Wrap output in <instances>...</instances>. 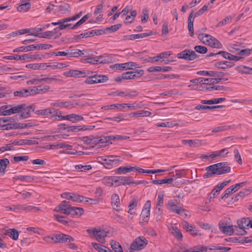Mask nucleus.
Listing matches in <instances>:
<instances>
[{"mask_svg":"<svg viewBox=\"0 0 252 252\" xmlns=\"http://www.w3.org/2000/svg\"><path fill=\"white\" fill-rule=\"evenodd\" d=\"M173 178H168V179L164 178L163 179H161V180H154L152 181V183L155 185H158V184L161 185V184H166V183L171 184L172 182H173Z\"/></svg>","mask_w":252,"mask_h":252,"instance_id":"40","label":"nucleus"},{"mask_svg":"<svg viewBox=\"0 0 252 252\" xmlns=\"http://www.w3.org/2000/svg\"><path fill=\"white\" fill-rule=\"evenodd\" d=\"M4 109L3 111V116L10 115L13 113V109L12 108V105H3Z\"/></svg>","mask_w":252,"mask_h":252,"instance_id":"44","label":"nucleus"},{"mask_svg":"<svg viewBox=\"0 0 252 252\" xmlns=\"http://www.w3.org/2000/svg\"><path fill=\"white\" fill-rule=\"evenodd\" d=\"M231 180L228 181H225L219 184L216 186L212 191V193L214 194V195H218L220 191L226 186L229 183H230Z\"/></svg>","mask_w":252,"mask_h":252,"instance_id":"20","label":"nucleus"},{"mask_svg":"<svg viewBox=\"0 0 252 252\" xmlns=\"http://www.w3.org/2000/svg\"><path fill=\"white\" fill-rule=\"evenodd\" d=\"M108 143H112V141L120 140L123 139H126L129 138L128 136L126 135H115V136H109L107 135Z\"/></svg>","mask_w":252,"mask_h":252,"instance_id":"36","label":"nucleus"},{"mask_svg":"<svg viewBox=\"0 0 252 252\" xmlns=\"http://www.w3.org/2000/svg\"><path fill=\"white\" fill-rule=\"evenodd\" d=\"M231 167L228 166L227 162L216 163L206 168L207 172L203 175V177L206 179L213 177L215 175L224 174L229 173Z\"/></svg>","mask_w":252,"mask_h":252,"instance_id":"1","label":"nucleus"},{"mask_svg":"<svg viewBox=\"0 0 252 252\" xmlns=\"http://www.w3.org/2000/svg\"><path fill=\"white\" fill-rule=\"evenodd\" d=\"M152 113L147 110H142L137 112H135L130 114V115H132V116H135L136 117H148L150 116Z\"/></svg>","mask_w":252,"mask_h":252,"instance_id":"31","label":"nucleus"},{"mask_svg":"<svg viewBox=\"0 0 252 252\" xmlns=\"http://www.w3.org/2000/svg\"><path fill=\"white\" fill-rule=\"evenodd\" d=\"M38 94H44L49 91L50 87L49 86H37Z\"/></svg>","mask_w":252,"mask_h":252,"instance_id":"64","label":"nucleus"},{"mask_svg":"<svg viewBox=\"0 0 252 252\" xmlns=\"http://www.w3.org/2000/svg\"><path fill=\"white\" fill-rule=\"evenodd\" d=\"M87 232L92 237H94L99 242L102 244L105 243L104 238L107 236V232L105 230L94 228L93 229H88Z\"/></svg>","mask_w":252,"mask_h":252,"instance_id":"3","label":"nucleus"},{"mask_svg":"<svg viewBox=\"0 0 252 252\" xmlns=\"http://www.w3.org/2000/svg\"><path fill=\"white\" fill-rule=\"evenodd\" d=\"M56 243H65L74 241V239L71 236L62 233L56 234Z\"/></svg>","mask_w":252,"mask_h":252,"instance_id":"13","label":"nucleus"},{"mask_svg":"<svg viewBox=\"0 0 252 252\" xmlns=\"http://www.w3.org/2000/svg\"><path fill=\"white\" fill-rule=\"evenodd\" d=\"M225 100L224 97L216 98L211 100H202L201 103L204 104H214L219 103Z\"/></svg>","mask_w":252,"mask_h":252,"instance_id":"28","label":"nucleus"},{"mask_svg":"<svg viewBox=\"0 0 252 252\" xmlns=\"http://www.w3.org/2000/svg\"><path fill=\"white\" fill-rule=\"evenodd\" d=\"M172 235L178 240L182 241L183 235L180 230L177 227H172Z\"/></svg>","mask_w":252,"mask_h":252,"instance_id":"37","label":"nucleus"},{"mask_svg":"<svg viewBox=\"0 0 252 252\" xmlns=\"http://www.w3.org/2000/svg\"><path fill=\"white\" fill-rule=\"evenodd\" d=\"M88 60H93L94 63H112L114 61V58L112 56L110 55L107 56H100L98 57L91 58L88 59Z\"/></svg>","mask_w":252,"mask_h":252,"instance_id":"12","label":"nucleus"},{"mask_svg":"<svg viewBox=\"0 0 252 252\" xmlns=\"http://www.w3.org/2000/svg\"><path fill=\"white\" fill-rule=\"evenodd\" d=\"M94 141L97 142L98 144H101L103 146H105L109 144L107 135L98 137L96 138Z\"/></svg>","mask_w":252,"mask_h":252,"instance_id":"38","label":"nucleus"},{"mask_svg":"<svg viewBox=\"0 0 252 252\" xmlns=\"http://www.w3.org/2000/svg\"><path fill=\"white\" fill-rule=\"evenodd\" d=\"M193 11L190 12L188 17V29L189 32V35L192 36L194 35V30H193Z\"/></svg>","mask_w":252,"mask_h":252,"instance_id":"21","label":"nucleus"},{"mask_svg":"<svg viewBox=\"0 0 252 252\" xmlns=\"http://www.w3.org/2000/svg\"><path fill=\"white\" fill-rule=\"evenodd\" d=\"M67 53L69 57H78L83 54L82 51L78 49L68 50Z\"/></svg>","mask_w":252,"mask_h":252,"instance_id":"32","label":"nucleus"},{"mask_svg":"<svg viewBox=\"0 0 252 252\" xmlns=\"http://www.w3.org/2000/svg\"><path fill=\"white\" fill-rule=\"evenodd\" d=\"M55 115L52 117L55 120L58 121L67 120L66 116H63V112L60 111L56 110L54 111Z\"/></svg>","mask_w":252,"mask_h":252,"instance_id":"41","label":"nucleus"},{"mask_svg":"<svg viewBox=\"0 0 252 252\" xmlns=\"http://www.w3.org/2000/svg\"><path fill=\"white\" fill-rule=\"evenodd\" d=\"M85 197L75 193H72L71 200L75 202H81L84 201Z\"/></svg>","mask_w":252,"mask_h":252,"instance_id":"61","label":"nucleus"},{"mask_svg":"<svg viewBox=\"0 0 252 252\" xmlns=\"http://www.w3.org/2000/svg\"><path fill=\"white\" fill-rule=\"evenodd\" d=\"M234 65V64L231 62L224 61L219 62L215 63V66L219 68L225 69L227 68H230Z\"/></svg>","mask_w":252,"mask_h":252,"instance_id":"22","label":"nucleus"},{"mask_svg":"<svg viewBox=\"0 0 252 252\" xmlns=\"http://www.w3.org/2000/svg\"><path fill=\"white\" fill-rule=\"evenodd\" d=\"M163 197L164 194L162 192H160L158 197L156 208L158 209V212L159 215L162 213V210L160 209V207L163 204Z\"/></svg>","mask_w":252,"mask_h":252,"instance_id":"27","label":"nucleus"},{"mask_svg":"<svg viewBox=\"0 0 252 252\" xmlns=\"http://www.w3.org/2000/svg\"><path fill=\"white\" fill-rule=\"evenodd\" d=\"M76 170H81V171H86L91 169L92 167L91 165H83L82 164H78L75 166Z\"/></svg>","mask_w":252,"mask_h":252,"instance_id":"62","label":"nucleus"},{"mask_svg":"<svg viewBox=\"0 0 252 252\" xmlns=\"http://www.w3.org/2000/svg\"><path fill=\"white\" fill-rule=\"evenodd\" d=\"M9 164V160L7 158L0 159V173L2 172L4 174L7 166Z\"/></svg>","mask_w":252,"mask_h":252,"instance_id":"35","label":"nucleus"},{"mask_svg":"<svg viewBox=\"0 0 252 252\" xmlns=\"http://www.w3.org/2000/svg\"><path fill=\"white\" fill-rule=\"evenodd\" d=\"M13 210L14 211L19 210H25L27 212H37L40 211V209L38 207L29 205L26 206L24 205H19L17 206H14Z\"/></svg>","mask_w":252,"mask_h":252,"instance_id":"15","label":"nucleus"},{"mask_svg":"<svg viewBox=\"0 0 252 252\" xmlns=\"http://www.w3.org/2000/svg\"><path fill=\"white\" fill-rule=\"evenodd\" d=\"M14 94L16 96L27 97L28 96V92L27 89H22L19 91H15Z\"/></svg>","mask_w":252,"mask_h":252,"instance_id":"49","label":"nucleus"},{"mask_svg":"<svg viewBox=\"0 0 252 252\" xmlns=\"http://www.w3.org/2000/svg\"><path fill=\"white\" fill-rule=\"evenodd\" d=\"M220 82V79L219 78H206L204 80V84H214L219 83Z\"/></svg>","mask_w":252,"mask_h":252,"instance_id":"51","label":"nucleus"},{"mask_svg":"<svg viewBox=\"0 0 252 252\" xmlns=\"http://www.w3.org/2000/svg\"><path fill=\"white\" fill-rule=\"evenodd\" d=\"M13 179L15 180H21L22 181H25L28 183L32 182L34 178L33 177L31 176H15L13 177Z\"/></svg>","mask_w":252,"mask_h":252,"instance_id":"34","label":"nucleus"},{"mask_svg":"<svg viewBox=\"0 0 252 252\" xmlns=\"http://www.w3.org/2000/svg\"><path fill=\"white\" fill-rule=\"evenodd\" d=\"M148 240L143 236L136 238L130 244L129 249L139 251L143 249L148 244Z\"/></svg>","mask_w":252,"mask_h":252,"instance_id":"4","label":"nucleus"},{"mask_svg":"<svg viewBox=\"0 0 252 252\" xmlns=\"http://www.w3.org/2000/svg\"><path fill=\"white\" fill-rule=\"evenodd\" d=\"M120 198L116 193H114L111 196V205L113 209L117 211H119L120 209Z\"/></svg>","mask_w":252,"mask_h":252,"instance_id":"18","label":"nucleus"},{"mask_svg":"<svg viewBox=\"0 0 252 252\" xmlns=\"http://www.w3.org/2000/svg\"><path fill=\"white\" fill-rule=\"evenodd\" d=\"M5 59L8 60H25L28 59L36 60L40 58L39 55H32L30 54H26L23 55H16L15 56H10L5 57Z\"/></svg>","mask_w":252,"mask_h":252,"instance_id":"11","label":"nucleus"},{"mask_svg":"<svg viewBox=\"0 0 252 252\" xmlns=\"http://www.w3.org/2000/svg\"><path fill=\"white\" fill-rule=\"evenodd\" d=\"M105 161H106V168L110 169L112 166H117L122 160L119 156L111 155L106 156Z\"/></svg>","mask_w":252,"mask_h":252,"instance_id":"10","label":"nucleus"},{"mask_svg":"<svg viewBox=\"0 0 252 252\" xmlns=\"http://www.w3.org/2000/svg\"><path fill=\"white\" fill-rule=\"evenodd\" d=\"M35 108V105L32 104L27 106L25 104V106L21 109V112L20 114H17L15 115V117L17 119H26L29 117L32 112L34 111Z\"/></svg>","mask_w":252,"mask_h":252,"instance_id":"7","label":"nucleus"},{"mask_svg":"<svg viewBox=\"0 0 252 252\" xmlns=\"http://www.w3.org/2000/svg\"><path fill=\"white\" fill-rule=\"evenodd\" d=\"M194 49L195 52L200 54H205L207 53L208 51L207 48L206 47L201 45L195 46Z\"/></svg>","mask_w":252,"mask_h":252,"instance_id":"57","label":"nucleus"},{"mask_svg":"<svg viewBox=\"0 0 252 252\" xmlns=\"http://www.w3.org/2000/svg\"><path fill=\"white\" fill-rule=\"evenodd\" d=\"M76 207H70L68 208L67 209V211H66V210H64V214L67 215H71L72 217L76 216Z\"/></svg>","mask_w":252,"mask_h":252,"instance_id":"58","label":"nucleus"},{"mask_svg":"<svg viewBox=\"0 0 252 252\" xmlns=\"http://www.w3.org/2000/svg\"><path fill=\"white\" fill-rule=\"evenodd\" d=\"M151 205V201L150 200L147 201L142 210L140 215L142 220L140 221V223L142 224L143 225L147 223L149 220Z\"/></svg>","mask_w":252,"mask_h":252,"instance_id":"5","label":"nucleus"},{"mask_svg":"<svg viewBox=\"0 0 252 252\" xmlns=\"http://www.w3.org/2000/svg\"><path fill=\"white\" fill-rule=\"evenodd\" d=\"M37 47H35L34 45H31L26 47H20L14 50V52H26L30 51H33L36 50Z\"/></svg>","mask_w":252,"mask_h":252,"instance_id":"30","label":"nucleus"},{"mask_svg":"<svg viewBox=\"0 0 252 252\" xmlns=\"http://www.w3.org/2000/svg\"><path fill=\"white\" fill-rule=\"evenodd\" d=\"M205 89L206 91H212L213 90H216L218 91H224L225 90V87L222 86H215L213 85L211 87H203L201 89H199L201 91H203Z\"/></svg>","mask_w":252,"mask_h":252,"instance_id":"46","label":"nucleus"},{"mask_svg":"<svg viewBox=\"0 0 252 252\" xmlns=\"http://www.w3.org/2000/svg\"><path fill=\"white\" fill-rule=\"evenodd\" d=\"M115 176H110V177H104L102 179V182L108 187L115 186V179L114 178Z\"/></svg>","mask_w":252,"mask_h":252,"instance_id":"26","label":"nucleus"},{"mask_svg":"<svg viewBox=\"0 0 252 252\" xmlns=\"http://www.w3.org/2000/svg\"><path fill=\"white\" fill-rule=\"evenodd\" d=\"M234 192H235V190H234V188H233V186H232L230 187L227 188L224 191L221 198L222 199L224 198H227L229 194Z\"/></svg>","mask_w":252,"mask_h":252,"instance_id":"50","label":"nucleus"},{"mask_svg":"<svg viewBox=\"0 0 252 252\" xmlns=\"http://www.w3.org/2000/svg\"><path fill=\"white\" fill-rule=\"evenodd\" d=\"M7 235L14 240H17L19 237L18 231L14 228H10L8 230Z\"/></svg>","mask_w":252,"mask_h":252,"instance_id":"39","label":"nucleus"},{"mask_svg":"<svg viewBox=\"0 0 252 252\" xmlns=\"http://www.w3.org/2000/svg\"><path fill=\"white\" fill-rule=\"evenodd\" d=\"M108 80V77L104 75L95 74L88 77L85 83L88 84H93L106 82Z\"/></svg>","mask_w":252,"mask_h":252,"instance_id":"6","label":"nucleus"},{"mask_svg":"<svg viewBox=\"0 0 252 252\" xmlns=\"http://www.w3.org/2000/svg\"><path fill=\"white\" fill-rule=\"evenodd\" d=\"M35 113L38 115L47 116L49 114H51L52 113V111L50 108H47L45 109L37 110L35 112Z\"/></svg>","mask_w":252,"mask_h":252,"instance_id":"48","label":"nucleus"},{"mask_svg":"<svg viewBox=\"0 0 252 252\" xmlns=\"http://www.w3.org/2000/svg\"><path fill=\"white\" fill-rule=\"evenodd\" d=\"M137 202L135 198H133L131 200V201L130 202L128 208L129 210L128 212L130 213V214H132L133 212H132V210L136 207L137 206Z\"/></svg>","mask_w":252,"mask_h":252,"instance_id":"60","label":"nucleus"},{"mask_svg":"<svg viewBox=\"0 0 252 252\" xmlns=\"http://www.w3.org/2000/svg\"><path fill=\"white\" fill-rule=\"evenodd\" d=\"M167 207L169 210L173 212L176 213L181 216L184 215L187 216V214L185 213L186 210L178 205V204L173 200H170L168 202Z\"/></svg>","mask_w":252,"mask_h":252,"instance_id":"9","label":"nucleus"},{"mask_svg":"<svg viewBox=\"0 0 252 252\" xmlns=\"http://www.w3.org/2000/svg\"><path fill=\"white\" fill-rule=\"evenodd\" d=\"M66 129L68 132H78L81 130H86L90 129V128L87 127H63V129ZM93 128H90L92 129Z\"/></svg>","mask_w":252,"mask_h":252,"instance_id":"42","label":"nucleus"},{"mask_svg":"<svg viewBox=\"0 0 252 252\" xmlns=\"http://www.w3.org/2000/svg\"><path fill=\"white\" fill-rule=\"evenodd\" d=\"M134 170L132 167L121 166L115 170V172L118 174H126Z\"/></svg>","mask_w":252,"mask_h":252,"instance_id":"24","label":"nucleus"},{"mask_svg":"<svg viewBox=\"0 0 252 252\" xmlns=\"http://www.w3.org/2000/svg\"><path fill=\"white\" fill-rule=\"evenodd\" d=\"M92 245L98 252H106L107 248V247L104 246L94 242L92 243Z\"/></svg>","mask_w":252,"mask_h":252,"instance_id":"43","label":"nucleus"},{"mask_svg":"<svg viewBox=\"0 0 252 252\" xmlns=\"http://www.w3.org/2000/svg\"><path fill=\"white\" fill-rule=\"evenodd\" d=\"M26 67L33 69H44L46 68V63H30L26 65Z\"/></svg>","mask_w":252,"mask_h":252,"instance_id":"29","label":"nucleus"},{"mask_svg":"<svg viewBox=\"0 0 252 252\" xmlns=\"http://www.w3.org/2000/svg\"><path fill=\"white\" fill-rule=\"evenodd\" d=\"M31 4L29 2H26L21 4L18 8V10L20 12H26L30 9Z\"/></svg>","mask_w":252,"mask_h":252,"instance_id":"52","label":"nucleus"},{"mask_svg":"<svg viewBox=\"0 0 252 252\" xmlns=\"http://www.w3.org/2000/svg\"><path fill=\"white\" fill-rule=\"evenodd\" d=\"M115 187H118L121 185H130V176H115Z\"/></svg>","mask_w":252,"mask_h":252,"instance_id":"14","label":"nucleus"},{"mask_svg":"<svg viewBox=\"0 0 252 252\" xmlns=\"http://www.w3.org/2000/svg\"><path fill=\"white\" fill-rule=\"evenodd\" d=\"M132 72L127 71L122 74V78L124 80L131 79L135 78V75H133Z\"/></svg>","mask_w":252,"mask_h":252,"instance_id":"59","label":"nucleus"},{"mask_svg":"<svg viewBox=\"0 0 252 252\" xmlns=\"http://www.w3.org/2000/svg\"><path fill=\"white\" fill-rule=\"evenodd\" d=\"M54 217L58 221L62 223V224L64 225H67L68 224V221L64 220V217L60 216L59 215H55Z\"/></svg>","mask_w":252,"mask_h":252,"instance_id":"63","label":"nucleus"},{"mask_svg":"<svg viewBox=\"0 0 252 252\" xmlns=\"http://www.w3.org/2000/svg\"><path fill=\"white\" fill-rule=\"evenodd\" d=\"M198 57L194 51L189 49H186L177 55L178 58L184 59L189 61H193Z\"/></svg>","mask_w":252,"mask_h":252,"instance_id":"8","label":"nucleus"},{"mask_svg":"<svg viewBox=\"0 0 252 252\" xmlns=\"http://www.w3.org/2000/svg\"><path fill=\"white\" fill-rule=\"evenodd\" d=\"M4 109L3 111V116L10 115L13 113V109L12 108V105H3Z\"/></svg>","mask_w":252,"mask_h":252,"instance_id":"45","label":"nucleus"},{"mask_svg":"<svg viewBox=\"0 0 252 252\" xmlns=\"http://www.w3.org/2000/svg\"><path fill=\"white\" fill-rule=\"evenodd\" d=\"M70 5L69 4L65 3L62 5H61L59 7V11H61L63 14L65 13L66 12L70 11Z\"/></svg>","mask_w":252,"mask_h":252,"instance_id":"54","label":"nucleus"},{"mask_svg":"<svg viewBox=\"0 0 252 252\" xmlns=\"http://www.w3.org/2000/svg\"><path fill=\"white\" fill-rule=\"evenodd\" d=\"M14 120H15L14 119H11V118H10L9 119H8L7 118H2L0 120V121H2V122L3 123H6L9 121L10 122V123H8L6 124H3V125H1V126H21L20 124H18L16 122H15ZM28 125H29V124H23L21 125V126H29ZM30 126H32L30 125Z\"/></svg>","mask_w":252,"mask_h":252,"instance_id":"17","label":"nucleus"},{"mask_svg":"<svg viewBox=\"0 0 252 252\" xmlns=\"http://www.w3.org/2000/svg\"><path fill=\"white\" fill-rule=\"evenodd\" d=\"M70 207L71 205L69 204V202L64 200L62 201L61 203L56 208L55 210L64 214V210L67 211L68 208Z\"/></svg>","mask_w":252,"mask_h":252,"instance_id":"23","label":"nucleus"},{"mask_svg":"<svg viewBox=\"0 0 252 252\" xmlns=\"http://www.w3.org/2000/svg\"><path fill=\"white\" fill-rule=\"evenodd\" d=\"M110 244L111 248L115 252H123V250L122 247L118 242L111 240L110 242Z\"/></svg>","mask_w":252,"mask_h":252,"instance_id":"33","label":"nucleus"},{"mask_svg":"<svg viewBox=\"0 0 252 252\" xmlns=\"http://www.w3.org/2000/svg\"><path fill=\"white\" fill-rule=\"evenodd\" d=\"M208 7L207 5H204L201 9H200L196 12L194 13L193 12V19H194L196 17H198L203 14L205 11L208 10Z\"/></svg>","mask_w":252,"mask_h":252,"instance_id":"55","label":"nucleus"},{"mask_svg":"<svg viewBox=\"0 0 252 252\" xmlns=\"http://www.w3.org/2000/svg\"><path fill=\"white\" fill-rule=\"evenodd\" d=\"M213 248H208L207 247L203 245H198L186 249L182 252H206L207 250H221L224 252H227L231 250L229 247H220L213 246Z\"/></svg>","mask_w":252,"mask_h":252,"instance_id":"2","label":"nucleus"},{"mask_svg":"<svg viewBox=\"0 0 252 252\" xmlns=\"http://www.w3.org/2000/svg\"><path fill=\"white\" fill-rule=\"evenodd\" d=\"M66 118H67V120L72 123H76L83 120V117L82 116L75 114L66 115Z\"/></svg>","mask_w":252,"mask_h":252,"instance_id":"25","label":"nucleus"},{"mask_svg":"<svg viewBox=\"0 0 252 252\" xmlns=\"http://www.w3.org/2000/svg\"><path fill=\"white\" fill-rule=\"evenodd\" d=\"M63 74L67 77H84L87 75L85 71H79L77 70H70L66 71L63 73Z\"/></svg>","mask_w":252,"mask_h":252,"instance_id":"16","label":"nucleus"},{"mask_svg":"<svg viewBox=\"0 0 252 252\" xmlns=\"http://www.w3.org/2000/svg\"><path fill=\"white\" fill-rule=\"evenodd\" d=\"M250 220L248 219L243 218L240 220H238V225L240 229H246L248 227L246 226V224H248Z\"/></svg>","mask_w":252,"mask_h":252,"instance_id":"47","label":"nucleus"},{"mask_svg":"<svg viewBox=\"0 0 252 252\" xmlns=\"http://www.w3.org/2000/svg\"><path fill=\"white\" fill-rule=\"evenodd\" d=\"M252 191V187L248 189H244L243 190L239 192L237 194L239 197L243 198L244 196L249 195Z\"/></svg>","mask_w":252,"mask_h":252,"instance_id":"53","label":"nucleus"},{"mask_svg":"<svg viewBox=\"0 0 252 252\" xmlns=\"http://www.w3.org/2000/svg\"><path fill=\"white\" fill-rule=\"evenodd\" d=\"M239 70L242 73L252 74V68L245 66L238 67Z\"/></svg>","mask_w":252,"mask_h":252,"instance_id":"56","label":"nucleus"},{"mask_svg":"<svg viewBox=\"0 0 252 252\" xmlns=\"http://www.w3.org/2000/svg\"><path fill=\"white\" fill-rule=\"evenodd\" d=\"M208 41L207 45L211 47L218 49L222 48V44L216 38L211 35H210Z\"/></svg>","mask_w":252,"mask_h":252,"instance_id":"19","label":"nucleus"}]
</instances>
